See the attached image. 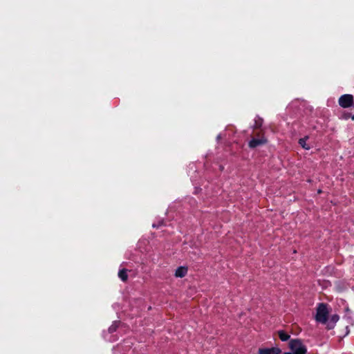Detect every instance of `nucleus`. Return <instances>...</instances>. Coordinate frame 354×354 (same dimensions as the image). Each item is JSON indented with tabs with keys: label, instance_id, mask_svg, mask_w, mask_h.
Here are the masks:
<instances>
[{
	"label": "nucleus",
	"instance_id": "nucleus-1",
	"mask_svg": "<svg viewBox=\"0 0 354 354\" xmlns=\"http://www.w3.org/2000/svg\"><path fill=\"white\" fill-rule=\"evenodd\" d=\"M288 344L293 354H306L307 353L306 346L299 339H291Z\"/></svg>",
	"mask_w": 354,
	"mask_h": 354
},
{
	"label": "nucleus",
	"instance_id": "nucleus-2",
	"mask_svg": "<svg viewBox=\"0 0 354 354\" xmlns=\"http://www.w3.org/2000/svg\"><path fill=\"white\" fill-rule=\"evenodd\" d=\"M328 310L324 304H320L317 309L315 319L321 323L326 324L328 322Z\"/></svg>",
	"mask_w": 354,
	"mask_h": 354
},
{
	"label": "nucleus",
	"instance_id": "nucleus-3",
	"mask_svg": "<svg viewBox=\"0 0 354 354\" xmlns=\"http://www.w3.org/2000/svg\"><path fill=\"white\" fill-rule=\"evenodd\" d=\"M353 100V95L346 94L342 95L339 99V104L342 107L347 108L352 105Z\"/></svg>",
	"mask_w": 354,
	"mask_h": 354
},
{
	"label": "nucleus",
	"instance_id": "nucleus-4",
	"mask_svg": "<svg viewBox=\"0 0 354 354\" xmlns=\"http://www.w3.org/2000/svg\"><path fill=\"white\" fill-rule=\"evenodd\" d=\"M281 350L278 347H272L270 348H259V354H280Z\"/></svg>",
	"mask_w": 354,
	"mask_h": 354
},
{
	"label": "nucleus",
	"instance_id": "nucleus-5",
	"mask_svg": "<svg viewBox=\"0 0 354 354\" xmlns=\"http://www.w3.org/2000/svg\"><path fill=\"white\" fill-rule=\"evenodd\" d=\"M266 142V139L262 138L261 139L253 138L249 142V147L251 148L257 147Z\"/></svg>",
	"mask_w": 354,
	"mask_h": 354
},
{
	"label": "nucleus",
	"instance_id": "nucleus-6",
	"mask_svg": "<svg viewBox=\"0 0 354 354\" xmlns=\"http://www.w3.org/2000/svg\"><path fill=\"white\" fill-rule=\"evenodd\" d=\"M187 273V268L181 266L178 268L175 272V277L182 278L185 277Z\"/></svg>",
	"mask_w": 354,
	"mask_h": 354
},
{
	"label": "nucleus",
	"instance_id": "nucleus-7",
	"mask_svg": "<svg viewBox=\"0 0 354 354\" xmlns=\"http://www.w3.org/2000/svg\"><path fill=\"white\" fill-rule=\"evenodd\" d=\"M339 320V316L337 315H334L331 316L330 320L328 322L327 327L328 328H332L334 326V324Z\"/></svg>",
	"mask_w": 354,
	"mask_h": 354
},
{
	"label": "nucleus",
	"instance_id": "nucleus-8",
	"mask_svg": "<svg viewBox=\"0 0 354 354\" xmlns=\"http://www.w3.org/2000/svg\"><path fill=\"white\" fill-rule=\"evenodd\" d=\"M308 140V136H305L303 138L299 139V145L305 149L309 150L310 149V146L306 143Z\"/></svg>",
	"mask_w": 354,
	"mask_h": 354
},
{
	"label": "nucleus",
	"instance_id": "nucleus-9",
	"mask_svg": "<svg viewBox=\"0 0 354 354\" xmlns=\"http://www.w3.org/2000/svg\"><path fill=\"white\" fill-rule=\"evenodd\" d=\"M118 276L123 281H126L128 279L127 270H126V269L120 270L119 271Z\"/></svg>",
	"mask_w": 354,
	"mask_h": 354
},
{
	"label": "nucleus",
	"instance_id": "nucleus-10",
	"mask_svg": "<svg viewBox=\"0 0 354 354\" xmlns=\"http://www.w3.org/2000/svg\"><path fill=\"white\" fill-rule=\"evenodd\" d=\"M278 335L281 341H287L290 338V335L283 330H279Z\"/></svg>",
	"mask_w": 354,
	"mask_h": 354
},
{
	"label": "nucleus",
	"instance_id": "nucleus-11",
	"mask_svg": "<svg viewBox=\"0 0 354 354\" xmlns=\"http://www.w3.org/2000/svg\"><path fill=\"white\" fill-rule=\"evenodd\" d=\"M262 123H263V120L261 118L257 117L255 118L254 127L255 128L260 127L261 126Z\"/></svg>",
	"mask_w": 354,
	"mask_h": 354
},
{
	"label": "nucleus",
	"instance_id": "nucleus-12",
	"mask_svg": "<svg viewBox=\"0 0 354 354\" xmlns=\"http://www.w3.org/2000/svg\"><path fill=\"white\" fill-rule=\"evenodd\" d=\"M283 354H293V353H284Z\"/></svg>",
	"mask_w": 354,
	"mask_h": 354
},
{
	"label": "nucleus",
	"instance_id": "nucleus-13",
	"mask_svg": "<svg viewBox=\"0 0 354 354\" xmlns=\"http://www.w3.org/2000/svg\"><path fill=\"white\" fill-rule=\"evenodd\" d=\"M353 120H354V115L353 116Z\"/></svg>",
	"mask_w": 354,
	"mask_h": 354
}]
</instances>
